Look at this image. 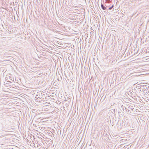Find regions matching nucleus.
<instances>
[{"label":"nucleus","mask_w":149,"mask_h":149,"mask_svg":"<svg viewBox=\"0 0 149 149\" xmlns=\"http://www.w3.org/2000/svg\"><path fill=\"white\" fill-rule=\"evenodd\" d=\"M101 8L103 10H105L106 9V8L104 6L102 3L101 5Z\"/></svg>","instance_id":"nucleus-1"},{"label":"nucleus","mask_w":149,"mask_h":149,"mask_svg":"<svg viewBox=\"0 0 149 149\" xmlns=\"http://www.w3.org/2000/svg\"><path fill=\"white\" fill-rule=\"evenodd\" d=\"M113 7V5L112 6L109 8V10H111L112 9V8Z\"/></svg>","instance_id":"nucleus-2"},{"label":"nucleus","mask_w":149,"mask_h":149,"mask_svg":"<svg viewBox=\"0 0 149 149\" xmlns=\"http://www.w3.org/2000/svg\"><path fill=\"white\" fill-rule=\"evenodd\" d=\"M43 82V81H39V83H40L41 82L42 84V82Z\"/></svg>","instance_id":"nucleus-3"},{"label":"nucleus","mask_w":149,"mask_h":149,"mask_svg":"<svg viewBox=\"0 0 149 149\" xmlns=\"http://www.w3.org/2000/svg\"><path fill=\"white\" fill-rule=\"evenodd\" d=\"M58 81H59L60 80L59 78H58Z\"/></svg>","instance_id":"nucleus-4"},{"label":"nucleus","mask_w":149,"mask_h":149,"mask_svg":"<svg viewBox=\"0 0 149 149\" xmlns=\"http://www.w3.org/2000/svg\"><path fill=\"white\" fill-rule=\"evenodd\" d=\"M60 79H62V78H61H61H60Z\"/></svg>","instance_id":"nucleus-5"}]
</instances>
